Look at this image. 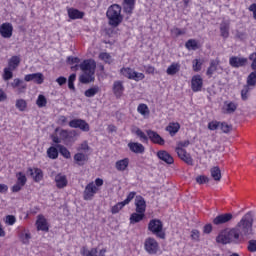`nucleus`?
Segmentation results:
<instances>
[{
  "mask_svg": "<svg viewBox=\"0 0 256 256\" xmlns=\"http://www.w3.org/2000/svg\"><path fill=\"white\" fill-rule=\"evenodd\" d=\"M241 99L242 101H247V99H249V86H244L241 90Z\"/></svg>",
  "mask_w": 256,
  "mask_h": 256,
  "instance_id": "55",
  "label": "nucleus"
},
{
  "mask_svg": "<svg viewBox=\"0 0 256 256\" xmlns=\"http://www.w3.org/2000/svg\"><path fill=\"white\" fill-rule=\"evenodd\" d=\"M126 204H124V202H118L116 205H114L111 209V213L113 215L119 213L121 211V209H123V207H125Z\"/></svg>",
  "mask_w": 256,
  "mask_h": 256,
  "instance_id": "52",
  "label": "nucleus"
},
{
  "mask_svg": "<svg viewBox=\"0 0 256 256\" xmlns=\"http://www.w3.org/2000/svg\"><path fill=\"white\" fill-rule=\"evenodd\" d=\"M47 155L49 159H57L59 157V148L51 146L47 150Z\"/></svg>",
  "mask_w": 256,
  "mask_h": 256,
  "instance_id": "42",
  "label": "nucleus"
},
{
  "mask_svg": "<svg viewBox=\"0 0 256 256\" xmlns=\"http://www.w3.org/2000/svg\"><path fill=\"white\" fill-rule=\"evenodd\" d=\"M75 79H77V74L73 73L68 78V89L75 91Z\"/></svg>",
  "mask_w": 256,
  "mask_h": 256,
  "instance_id": "49",
  "label": "nucleus"
},
{
  "mask_svg": "<svg viewBox=\"0 0 256 256\" xmlns=\"http://www.w3.org/2000/svg\"><path fill=\"white\" fill-rule=\"evenodd\" d=\"M228 229V235L230 237V242L234 243V245H239L241 241H243V236L239 233V231L234 228H227Z\"/></svg>",
  "mask_w": 256,
  "mask_h": 256,
  "instance_id": "12",
  "label": "nucleus"
},
{
  "mask_svg": "<svg viewBox=\"0 0 256 256\" xmlns=\"http://www.w3.org/2000/svg\"><path fill=\"white\" fill-rule=\"evenodd\" d=\"M122 9L126 15H133L135 9V0H123Z\"/></svg>",
  "mask_w": 256,
  "mask_h": 256,
  "instance_id": "26",
  "label": "nucleus"
},
{
  "mask_svg": "<svg viewBox=\"0 0 256 256\" xmlns=\"http://www.w3.org/2000/svg\"><path fill=\"white\" fill-rule=\"evenodd\" d=\"M122 9L123 8L119 4H112L108 7L106 17L110 27H119L120 23H123V15H121Z\"/></svg>",
  "mask_w": 256,
  "mask_h": 256,
  "instance_id": "3",
  "label": "nucleus"
},
{
  "mask_svg": "<svg viewBox=\"0 0 256 256\" xmlns=\"http://www.w3.org/2000/svg\"><path fill=\"white\" fill-rule=\"evenodd\" d=\"M54 181L57 189H65V187L69 185V180H67V176H65V174L58 173L55 176Z\"/></svg>",
  "mask_w": 256,
  "mask_h": 256,
  "instance_id": "18",
  "label": "nucleus"
},
{
  "mask_svg": "<svg viewBox=\"0 0 256 256\" xmlns=\"http://www.w3.org/2000/svg\"><path fill=\"white\" fill-rule=\"evenodd\" d=\"M128 149L132 153H136L138 155H143V153H145V146H143V144L138 143V142H130V143H128Z\"/></svg>",
  "mask_w": 256,
  "mask_h": 256,
  "instance_id": "24",
  "label": "nucleus"
},
{
  "mask_svg": "<svg viewBox=\"0 0 256 256\" xmlns=\"http://www.w3.org/2000/svg\"><path fill=\"white\" fill-rule=\"evenodd\" d=\"M148 231L156 235L158 239H165V231H163V222L159 219H152L148 223Z\"/></svg>",
  "mask_w": 256,
  "mask_h": 256,
  "instance_id": "4",
  "label": "nucleus"
},
{
  "mask_svg": "<svg viewBox=\"0 0 256 256\" xmlns=\"http://www.w3.org/2000/svg\"><path fill=\"white\" fill-rule=\"evenodd\" d=\"M15 107L23 112L27 109V101H25V99H17Z\"/></svg>",
  "mask_w": 256,
  "mask_h": 256,
  "instance_id": "46",
  "label": "nucleus"
},
{
  "mask_svg": "<svg viewBox=\"0 0 256 256\" xmlns=\"http://www.w3.org/2000/svg\"><path fill=\"white\" fill-rule=\"evenodd\" d=\"M248 63L247 58L232 56L229 58V65H231L234 69H239V67H245Z\"/></svg>",
  "mask_w": 256,
  "mask_h": 256,
  "instance_id": "9",
  "label": "nucleus"
},
{
  "mask_svg": "<svg viewBox=\"0 0 256 256\" xmlns=\"http://www.w3.org/2000/svg\"><path fill=\"white\" fill-rule=\"evenodd\" d=\"M236 231L245 239L253 235V213L247 212L235 226Z\"/></svg>",
  "mask_w": 256,
  "mask_h": 256,
  "instance_id": "2",
  "label": "nucleus"
},
{
  "mask_svg": "<svg viewBox=\"0 0 256 256\" xmlns=\"http://www.w3.org/2000/svg\"><path fill=\"white\" fill-rule=\"evenodd\" d=\"M69 127L72 129H80V131H83L84 133H89L91 131V126H89V123L83 119H73L69 122Z\"/></svg>",
  "mask_w": 256,
  "mask_h": 256,
  "instance_id": "7",
  "label": "nucleus"
},
{
  "mask_svg": "<svg viewBox=\"0 0 256 256\" xmlns=\"http://www.w3.org/2000/svg\"><path fill=\"white\" fill-rule=\"evenodd\" d=\"M0 35L4 39H11V37H13V24L7 22L3 23L0 26Z\"/></svg>",
  "mask_w": 256,
  "mask_h": 256,
  "instance_id": "11",
  "label": "nucleus"
},
{
  "mask_svg": "<svg viewBox=\"0 0 256 256\" xmlns=\"http://www.w3.org/2000/svg\"><path fill=\"white\" fill-rule=\"evenodd\" d=\"M216 242L221 243L222 245H228L229 243H231L229 230L228 229L222 230L216 237Z\"/></svg>",
  "mask_w": 256,
  "mask_h": 256,
  "instance_id": "21",
  "label": "nucleus"
},
{
  "mask_svg": "<svg viewBox=\"0 0 256 256\" xmlns=\"http://www.w3.org/2000/svg\"><path fill=\"white\" fill-rule=\"evenodd\" d=\"M221 127V122L219 121H212L208 124V129L210 131H217V129H220Z\"/></svg>",
  "mask_w": 256,
  "mask_h": 256,
  "instance_id": "54",
  "label": "nucleus"
},
{
  "mask_svg": "<svg viewBox=\"0 0 256 256\" xmlns=\"http://www.w3.org/2000/svg\"><path fill=\"white\" fill-rule=\"evenodd\" d=\"M24 81H34L37 85H42L43 81H45V76H43V73H33V74H27L24 77Z\"/></svg>",
  "mask_w": 256,
  "mask_h": 256,
  "instance_id": "14",
  "label": "nucleus"
},
{
  "mask_svg": "<svg viewBox=\"0 0 256 256\" xmlns=\"http://www.w3.org/2000/svg\"><path fill=\"white\" fill-rule=\"evenodd\" d=\"M217 67H219V59L211 60L206 75H208V77H213V73L217 71Z\"/></svg>",
  "mask_w": 256,
  "mask_h": 256,
  "instance_id": "33",
  "label": "nucleus"
},
{
  "mask_svg": "<svg viewBox=\"0 0 256 256\" xmlns=\"http://www.w3.org/2000/svg\"><path fill=\"white\" fill-rule=\"evenodd\" d=\"M230 29H231V22L227 20H223L220 23V36L223 37V39H229Z\"/></svg>",
  "mask_w": 256,
  "mask_h": 256,
  "instance_id": "25",
  "label": "nucleus"
},
{
  "mask_svg": "<svg viewBox=\"0 0 256 256\" xmlns=\"http://www.w3.org/2000/svg\"><path fill=\"white\" fill-rule=\"evenodd\" d=\"M16 183L12 186V193H19L24 185H27V176L23 172L16 173Z\"/></svg>",
  "mask_w": 256,
  "mask_h": 256,
  "instance_id": "8",
  "label": "nucleus"
},
{
  "mask_svg": "<svg viewBox=\"0 0 256 256\" xmlns=\"http://www.w3.org/2000/svg\"><path fill=\"white\" fill-rule=\"evenodd\" d=\"M231 219H233V214L231 213L220 214L213 219V223L214 225H225V223H229Z\"/></svg>",
  "mask_w": 256,
  "mask_h": 256,
  "instance_id": "20",
  "label": "nucleus"
},
{
  "mask_svg": "<svg viewBox=\"0 0 256 256\" xmlns=\"http://www.w3.org/2000/svg\"><path fill=\"white\" fill-rule=\"evenodd\" d=\"M211 177L214 181H221V169L219 166H214L210 169Z\"/></svg>",
  "mask_w": 256,
  "mask_h": 256,
  "instance_id": "40",
  "label": "nucleus"
},
{
  "mask_svg": "<svg viewBox=\"0 0 256 256\" xmlns=\"http://www.w3.org/2000/svg\"><path fill=\"white\" fill-rule=\"evenodd\" d=\"M68 17H69V19H72V20L83 19V17H85V12H81L75 8H69L68 9Z\"/></svg>",
  "mask_w": 256,
  "mask_h": 256,
  "instance_id": "30",
  "label": "nucleus"
},
{
  "mask_svg": "<svg viewBox=\"0 0 256 256\" xmlns=\"http://www.w3.org/2000/svg\"><path fill=\"white\" fill-rule=\"evenodd\" d=\"M247 85L253 87L256 85V72H251L247 78Z\"/></svg>",
  "mask_w": 256,
  "mask_h": 256,
  "instance_id": "51",
  "label": "nucleus"
},
{
  "mask_svg": "<svg viewBox=\"0 0 256 256\" xmlns=\"http://www.w3.org/2000/svg\"><path fill=\"white\" fill-rule=\"evenodd\" d=\"M36 105L42 109V107H47V98L40 94L36 100Z\"/></svg>",
  "mask_w": 256,
  "mask_h": 256,
  "instance_id": "47",
  "label": "nucleus"
},
{
  "mask_svg": "<svg viewBox=\"0 0 256 256\" xmlns=\"http://www.w3.org/2000/svg\"><path fill=\"white\" fill-rule=\"evenodd\" d=\"M143 219H145V213H132L130 216V223L131 225H135V223H140Z\"/></svg>",
  "mask_w": 256,
  "mask_h": 256,
  "instance_id": "37",
  "label": "nucleus"
},
{
  "mask_svg": "<svg viewBox=\"0 0 256 256\" xmlns=\"http://www.w3.org/2000/svg\"><path fill=\"white\" fill-rule=\"evenodd\" d=\"M181 70V65L179 63H172L166 70L167 75H177Z\"/></svg>",
  "mask_w": 256,
  "mask_h": 256,
  "instance_id": "38",
  "label": "nucleus"
},
{
  "mask_svg": "<svg viewBox=\"0 0 256 256\" xmlns=\"http://www.w3.org/2000/svg\"><path fill=\"white\" fill-rule=\"evenodd\" d=\"M120 73L123 75V77H126V79H131L132 81H143V79H145V74L137 72L129 67L122 68Z\"/></svg>",
  "mask_w": 256,
  "mask_h": 256,
  "instance_id": "5",
  "label": "nucleus"
},
{
  "mask_svg": "<svg viewBox=\"0 0 256 256\" xmlns=\"http://www.w3.org/2000/svg\"><path fill=\"white\" fill-rule=\"evenodd\" d=\"M185 47L188 51H197V49H199V44H197V40L190 39L185 43Z\"/></svg>",
  "mask_w": 256,
  "mask_h": 256,
  "instance_id": "41",
  "label": "nucleus"
},
{
  "mask_svg": "<svg viewBox=\"0 0 256 256\" xmlns=\"http://www.w3.org/2000/svg\"><path fill=\"white\" fill-rule=\"evenodd\" d=\"M113 91L116 97H121L123 95V91H125V87L123 86L122 81H115L113 84Z\"/></svg>",
  "mask_w": 256,
  "mask_h": 256,
  "instance_id": "31",
  "label": "nucleus"
},
{
  "mask_svg": "<svg viewBox=\"0 0 256 256\" xmlns=\"http://www.w3.org/2000/svg\"><path fill=\"white\" fill-rule=\"evenodd\" d=\"M74 161H76V163L78 165H84V161H87V155L83 154V153H76L74 155Z\"/></svg>",
  "mask_w": 256,
  "mask_h": 256,
  "instance_id": "44",
  "label": "nucleus"
},
{
  "mask_svg": "<svg viewBox=\"0 0 256 256\" xmlns=\"http://www.w3.org/2000/svg\"><path fill=\"white\" fill-rule=\"evenodd\" d=\"M179 129H181V125L177 122L170 123L166 127V131H168V133H170L171 137H175V135H177V133H179Z\"/></svg>",
  "mask_w": 256,
  "mask_h": 256,
  "instance_id": "32",
  "label": "nucleus"
},
{
  "mask_svg": "<svg viewBox=\"0 0 256 256\" xmlns=\"http://www.w3.org/2000/svg\"><path fill=\"white\" fill-rule=\"evenodd\" d=\"M23 80L16 78L13 80V82L10 83V86L12 87V89H17V87H20L21 85H23Z\"/></svg>",
  "mask_w": 256,
  "mask_h": 256,
  "instance_id": "60",
  "label": "nucleus"
},
{
  "mask_svg": "<svg viewBox=\"0 0 256 256\" xmlns=\"http://www.w3.org/2000/svg\"><path fill=\"white\" fill-rule=\"evenodd\" d=\"M100 89L99 86H94L92 88H89L84 92L85 97H95L97 93H99Z\"/></svg>",
  "mask_w": 256,
  "mask_h": 256,
  "instance_id": "45",
  "label": "nucleus"
},
{
  "mask_svg": "<svg viewBox=\"0 0 256 256\" xmlns=\"http://www.w3.org/2000/svg\"><path fill=\"white\" fill-rule=\"evenodd\" d=\"M95 193H97V186H95L93 182L87 184L84 190V201H91L95 196Z\"/></svg>",
  "mask_w": 256,
  "mask_h": 256,
  "instance_id": "13",
  "label": "nucleus"
},
{
  "mask_svg": "<svg viewBox=\"0 0 256 256\" xmlns=\"http://www.w3.org/2000/svg\"><path fill=\"white\" fill-rule=\"evenodd\" d=\"M157 157L161 161H164V163H167V165H173V163L175 162V160L173 159V156H171V154H169V152L165 150L158 151Z\"/></svg>",
  "mask_w": 256,
  "mask_h": 256,
  "instance_id": "23",
  "label": "nucleus"
},
{
  "mask_svg": "<svg viewBox=\"0 0 256 256\" xmlns=\"http://www.w3.org/2000/svg\"><path fill=\"white\" fill-rule=\"evenodd\" d=\"M56 147L62 157H64L65 159H71V152L69 151V149H67V147L61 144H57Z\"/></svg>",
  "mask_w": 256,
  "mask_h": 256,
  "instance_id": "39",
  "label": "nucleus"
},
{
  "mask_svg": "<svg viewBox=\"0 0 256 256\" xmlns=\"http://www.w3.org/2000/svg\"><path fill=\"white\" fill-rule=\"evenodd\" d=\"M20 239L24 245H29L31 234L30 233L21 234Z\"/></svg>",
  "mask_w": 256,
  "mask_h": 256,
  "instance_id": "58",
  "label": "nucleus"
},
{
  "mask_svg": "<svg viewBox=\"0 0 256 256\" xmlns=\"http://www.w3.org/2000/svg\"><path fill=\"white\" fill-rule=\"evenodd\" d=\"M249 59L252 61L251 68L256 71V52L250 54Z\"/></svg>",
  "mask_w": 256,
  "mask_h": 256,
  "instance_id": "63",
  "label": "nucleus"
},
{
  "mask_svg": "<svg viewBox=\"0 0 256 256\" xmlns=\"http://www.w3.org/2000/svg\"><path fill=\"white\" fill-rule=\"evenodd\" d=\"M82 256H105L107 253L106 249H101L99 251V255H97V248H92L91 250L87 249V247H82L80 251Z\"/></svg>",
  "mask_w": 256,
  "mask_h": 256,
  "instance_id": "19",
  "label": "nucleus"
},
{
  "mask_svg": "<svg viewBox=\"0 0 256 256\" xmlns=\"http://www.w3.org/2000/svg\"><path fill=\"white\" fill-rule=\"evenodd\" d=\"M79 135L77 130H61L60 137L63 141H67L71 143V141H75V137Z\"/></svg>",
  "mask_w": 256,
  "mask_h": 256,
  "instance_id": "16",
  "label": "nucleus"
},
{
  "mask_svg": "<svg viewBox=\"0 0 256 256\" xmlns=\"http://www.w3.org/2000/svg\"><path fill=\"white\" fill-rule=\"evenodd\" d=\"M99 59H101V61H104V63H108L109 65H111V63H113V60L111 59V54H109L107 52L100 53Z\"/></svg>",
  "mask_w": 256,
  "mask_h": 256,
  "instance_id": "48",
  "label": "nucleus"
},
{
  "mask_svg": "<svg viewBox=\"0 0 256 256\" xmlns=\"http://www.w3.org/2000/svg\"><path fill=\"white\" fill-rule=\"evenodd\" d=\"M21 63V57L19 56H12L8 61V68L15 71L19 67Z\"/></svg>",
  "mask_w": 256,
  "mask_h": 256,
  "instance_id": "35",
  "label": "nucleus"
},
{
  "mask_svg": "<svg viewBox=\"0 0 256 256\" xmlns=\"http://www.w3.org/2000/svg\"><path fill=\"white\" fill-rule=\"evenodd\" d=\"M176 153L184 163L187 165H192L193 166V158L191 157V154L187 153V150L181 148V147H176Z\"/></svg>",
  "mask_w": 256,
  "mask_h": 256,
  "instance_id": "10",
  "label": "nucleus"
},
{
  "mask_svg": "<svg viewBox=\"0 0 256 256\" xmlns=\"http://www.w3.org/2000/svg\"><path fill=\"white\" fill-rule=\"evenodd\" d=\"M28 173L31 175L35 183H39L43 179V170L39 168H28Z\"/></svg>",
  "mask_w": 256,
  "mask_h": 256,
  "instance_id": "28",
  "label": "nucleus"
},
{
  "mask_svg": "<svg viewBox=\"0 0 256 256\" xmlns=\"http://www.w3.org/2000/svg\"><path fill=\"white\" fill-rule=\"evenodd\" d=\"M209 181H210L209 177L204 176V175H200V176L196 177V182L199 185H203L204 183H209Z\"/></svg>",
  "mask_w": 256,
  "mask_h": 256,
  "instance_id": "56",
  "label": "nucleus"
},
{
  "mask_svg": "<svg viewBox=\"0 0 256 256\" xmlns=\"http://www.w3.org/2000/svg\"><path fill=\"white\" fill-rule=\"evenodd\" d=\"M16 221H17V218H15V216L13 215H7L5 218L6 225H15Z\"/></svg>",
  "mask_w": 256,
  "mask_h": 256,
  "instance_id": "57",
  "label": "nucleus"
},
{
  "mask_svg": "<svg viewBox=\"0 0 256 256\" xmlns=\"http://www.w3.org/2000/svg\"><path fill=\"white\" fill-rule=\"evenodd\" d=\"M115 167L117 171H125L127 167H129V158H124L122 160H118L115 163Z\"/></svg>",
  "mask_w": 256,
  "mask_h": 256,
  "instance_id": "36",
  "label": "nucleus"
},
{
  "mask_svg": "<svg viewBox=\"0 0 256 256\" xmlns=\"http://www.w3.org/2000/svg\"><path fill=\"white\" fill-rule=\"evenodd\" d=\"M144 249L148 255H157L159 253V242L155 238L148 237L144 241Z\"/></svg>",
  "mask_w": 256,
  "mask_h": 256,
  "instance_id": "6",
  "label": "nucleus"
},
{
  "mask_svg": "<svg viewBox=\"0 0 256 256\" xmlns=\"http://www.w3.org/2000/svg\"><path fill=\"white\" fill-rule=\"evenodd\" d=\"M146 133L152 143H155L156 145H165V139H163L159 133L153 130H147Z\"/></svg>",
  "mask_w": 256,
  "mask_h": 256,
  "instance_id": "17",
  "label": "nucleus"
},
{
  "mask_svg": "<svg viewBox=\"0 0 256 256\" xmlns=\"http://www.w3.org/2000/svg\"><path fill=\"white\" fill-rule=\"evenodd\" d=\"M79 67L81 71H83L84 74L80 75L79 81L80 83H83L84 85H87V83H91V81H95V69H97V63L93 59H87L84 60L82 63L79 64Z\"/></svg>",
  "mask_w": 256,
  "mask_h": 256,
  "instance_id": "1",
  "label": "nucleus"
},
{
  "mask_svg": "<svg viewBox=\"0 0 256 256\" xmlns=\"http://www.w3.org/2000/svg\"><path fill=\"white\" fill-rule=\"evenodd\" d=\"M131 132L137 135V137H139L140 140L143 141V143H147V141H149V137H147L145 135V132H143L139 127L134 126L131 129Z\"/></svg>",
  "mask_w": 256,
  "mask_h": 256,
  "instance_id": "34",
  "label": "nucleus"
},
{
  "mask_svg": "<svg viewBox=\"0 0 256 256\" xmlns=\"http://www.w3.org/2000/svg\"><path fill=\"white\" fill-rule=\"evenodd\" d=\"M13 70L12 68L6 67L4 68V72H3V79L4 81H10V79H13Z\"/></svg>",
  "mask_w": 256,
  "mask_h": 256,
  "instance_id": "43",
  "label": "nucleus"
},
{
  "mask_svg": "<svg viewBox=\"0 0 256 256\" xmlns=\"http://www.w3.org/2000/svg\"><path fill=\"white\" fill-rule=\"evenodd\" d=\"M237 107V103L233 101H225L222 109L227 115H232V113H235L237 111Z\"/></svg>",
  "mask_w": 256,
  "mask_h": 256,
  "instance_id": "27",
  "label": "nucleus"
},
{
  "mask_svg": "<svg viewBox=\"0 0 256 256\" xmlns=\"http://www.w3.org/2000/svg\"><path fill=\"white\" fill-rule=\"evenodd\" d=\"M201 65H202V63L201 62H199V59H195L194 61H193V71H195V72H199V70L201 69Z\"/></svg>",
  "mask_w": 256,
  "mask_h": 256,
  "instance_id": "64",
  "label": "nucleus"
},
{
  "mask_svg": "<svg viewBox=\"0 0 256 256\" xmlns=\"http://www.w3.org/2000/svg\"><path fill=\"white\" fill-rule=\"evenodd\" d=\"M38 231H49V225H47V219L45 217L39 215L36 221Z\"/></svg>",
  "mask_w": 256,
  "mask_h": 256,
  "instance_id": "29",
  "label": "nucleus"
},
{
  "mask_svg": "<svg viewBox=\"0 0 256 256\" xmlns=\"http://www.w3.org/2000/svg\"><path fill=\"white\" fill-rule=\"evenodd\" d=\"M235 37H236V39H239L240 41H245V39H247V32H242V31L236 30Z\"/></svg>",
  "mask_w": 256,
  "mask_h": 256,
  "instance_id": "59",
  "label": "nucleus"
},
{
  "mask_svg": "<svg viewBox=\"0 0 256 256\" xmlns=\"http://www.w3.org/2000/svg\"><path fill=\"white\" fill-rule=\"evenodd\" d=\"M137 111L140 113V115H149V107L147 104H140L137 108Z\"/></svg>",
  "mask_w": 256,
  "mask_h": 256,
  "instance_id": "53",
  "label": "nucleus"
},
{
  "mask_svg": "<svg viewBox=\"0 0 256 256\" xmlns=\"http://www.w3.org/2000/svg\"><path fill=\"white\" fill-rule=\"evenodd\" d=\"M220 129L222 133H231L233 131V125H229L227 122H220Z\"/></svg>",
  "mask_w": 256,
  "mask_h": 256,
  "instance_id": "50",
  "label": "nucleus"
},
{
  "mask_svg": "<svg viewBox=\"0 0 256 256\" xmlns=\"http://www.w3.org/2000/svg\"><path fill=\"white\" fill-rule=\"evenodd\" d=\"M248 251H250V253L256 252V240H250L248 242Z\"/></svg>",
  "mask_w": 256,
  "mask_h": 256,
  "instance_id": "62",
  "label": "nucleus"
},
{
  "mask_svg": "<svg viewBox=\"0 0 256 256\" xmlns=\"http://www.w3.org/2000/svg\"><path fill=\"white\" fill-rule=\"evenodd\" d=\"M191 89L194 93H197L203 89V78L200 75H195L191 79Z\"/></svg>",
  "mask_w": 256,
  "mask_h": 256,
  "instance_id": "15",
  "label": "nucleus"
},
{
  "mask_svg": "<svg viewBox=\"0 0 256 256\" xmlns=\"http://www.w3.org/2000/svg\"><path fill=\"white\" fill-rule=\"evenodd\" d=\"M185 30H181L180 28H173L171 30V34L175 35V37H181V35H185Z\"/></svg>",
  "mask_w": 256,
  "mask_h": 256,
  "instance_id": "61",
  "label": "nucleus"
},
{
  "mask_svg": "<svg viewBox=\"0 0 256 256\" xmlns=\"http://www.w3.org/2000/svg\"><path fill=\"white\" fill-rule=\"evenodd\" d=\"M136 213H145L147 209V203L143 196H136L135 198Z\"/></svg>",
  "mask_w": 256,
  "mask_h": 256,
  "instance_id": "22",
  "label": "nucleus"
}]
</instances>
